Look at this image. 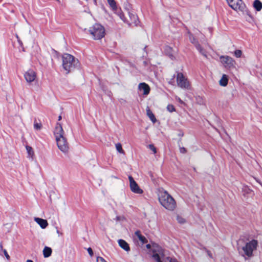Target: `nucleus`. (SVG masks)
<instances>
[{
  "mask_svg": "<svg viewBox=\"0 0 262 262\" xmlns=\"http://www.w3.org/2000/svg\"><path fill=\"white\" fill-rule=\"evenodd\" d=\"M62 67L66 71L67 74L80 67L79 60L70 54H64L62 56Z\"/></svg>",
  "mask_w": 262,
  "mask_h": 262,
  "instance_id": "obj_1",
  "label": "nucleus"
},
{
  "mask_svg": "<svg viewBox=\"0 0 262 262\" xmlns=\"http://www.w3.org/2000/svg\"><path fill=\"white\" fill-rule=\"evenodd\" d=\"M159 201L161 205L165 209L172 211L176 207V202L174 199L166 191L160 192Z\"/></svg>",
  "mask_w": 262,
  "mask_h": 262,
  "instance_id": "obj_2",
  "label": "nucleus"
},
{
  "mask_svg": "<svg viewBox=\"0 0 262 262\" xmlns=\"http://www.w3.org/2000/svg\"><path fill=\"white\" fill-rule=\"evenodd\" d=\"M89 31L95 40L101 39L105 35L104 27L99 24H95L91 29L89 30Z\"/></svg>",
  "mask_w": 262,
  "mask_h": 262,
  "instance_id": "obj_3",
  "label": "nucleus"
},
{
  "mask_svg": "<svg viewBox=\"0 0 262 262\" xmlns=\"http://www.w3.org/2000/svg\"><path fill=\"white\" fill-rule=\"evenodd\" d=\"M258 246L257 241L252 239V241L246 244L245 246L242 247V250L244 252L245 255L248 257H251L253 256V252L256 249Z\"/></svg>",
  "mask_w": 262,
  "mask_h": 262,
  "instance_id": "obj_4",
  "label": "nucleus"
},
{
  "mask_svg": "<svg viewBox=\"0 0 262 262\" xmlns=\"http://www.w3.org/2000/svg\"><path fill=\"white\" fill-rule=\"evenodd\" d=\"M177 82L178 86L181 88L188 89L189 88V83L187 79L182 73H177Z\"/></svg>",
  "mask_w": 262,
  "mask_h": 262,
  "instance_id": "obj_5",
  "label": "nucleus"
},
{
  "mask_svg": "<svg viewBox=\"0 0 262 262\" xmlns=\"http://www.w3.org/2000/svg\"><path fill=\"white\" fill-rule=\"evenodd\" d=\"M58 148L63 153H67L69 151V144L65 137L56 139Z\"/></svg>",
  "mask_w": 262,
  "mask_h": 262,
  "instance_id": "obj_6",
  "label": "nucleus"
},
{
  "mask_svg": "<svg viewBox=\"0 0 262 262\" xmlns=\"http://www.w3.org/2000/svg\"><path fill=\"white\" fill-rule=\"evenodd\" d=\"M128 179L131 191L135 193L142 194L143 192V190L139 187L134 178L131 176H129Z\"/></svg>",
  "mask_w": 262,
  "mask_h": 262,
  "instance_id": "obj_7",
  "label": "nucleus"
},
{
  "mask_svg": "<svg viewBox=\"0 0 262 262\" xmlns=\"http://www.w3.org/2000/svg\"><path fill=\"white\" fill-rule=\"evenodd\" d=\"M220 58L221 62L225 67L230 69L234 67L235 61L231 57L228 56H221Z\"/></svg>",
  "mask_w": 262,
  "mask_h": 262,
  "instance_id": "obj_8",
  "label": "nucleus"
},
{
  "mask_svg": "<svg viewBox=\"0 0 262 262\" xmlns=\"http://www.w3.org/2000/svg\"><path fill=\"white\" fill-rule=\"evenodd\" d=\"M24 77L27 82L31 83L35 79L36 74L33 70H29L24 74Z\"/></svg>",
  "mask_w": 262,
  "mask_h": 262,
  "instance_id": "obj_9",
  "label": "nucleus"
},
{
  "mask_svg": "<svg viewBox=\"0 0 262 262\" xmlns=\"http://www.w3.org/2000/svg\"><path fill=\"white\" fill-rule=\"evenodd\" d=\"M64 133L61 124L59 123H57L54 131L55 139L64 137Z\"/></svg>",
  "mask_w": 262,
  "mask_h": 262,
  "instance_id": "obj_10",
  "label": "nucleus"
},
{
  "mask_svg": "<svg viewBox=\"0 0 262 262\" xmlns=\"http://www.w3.org/2000/svg\"><path fill=\"white\" fill-rule=\"evenodd\" d=\"M138 91L142 92L144 95H148L150 91L149 86L145 82L140 83L138 87Z\"/></svg>",
  "mask_w": 262,
  "mask_h": 262,
  "instance_id": "obj_11",
  "label": "nucleus"
},
{
  "mask_svg": "<svg viewBox=\"0 0 262 262\" xmlns=\"http://www.w3.org/2000/svg\"><path fill=\"white\" fill-rule=\"evenodd\" d=\"M229 6L234 10L240 9L242 4V0H227Z\"/></svg>",
  "mask_w": 262,
  "mask_h": 262,
  "instance_id": "obj_12",
  "label": "nucleus"
},
{
  "mask_svg": "<svg viewBox=\"0 0 262 262\" xmlns=\"http://www.w3.org/2000/svg\"><path fill=\"white\" fill-rule=\"evenodd\" d=\"M128 15L130 18V21H128L127 23L129 25H132V24H134L135 26H137L138 22V16L134 14L128 12Z\"/></svg>",
  "mask_w": 262,
  "mask_h": 262,
  "instance_id": "obj_13",
  "label": "nucleus"
},
{
  "mask_svg": "<svg viewBox=\"0 0 262 262\" xmlns=\"http://www.w3.org/2000/svg\"><path fill=\"white\" fill-rule=\"evenodd\" d=\"M34 221L40 226L42 229H45L48 225L47 220L35 217Z\"/></svg>",
  "mask_w": 262,
  "mask_h": 262,
  "instance_id": "obj_14",
  "label": "nucleus"
},
{
  "mask_svg": "<svg viewBox=\"0 0 262 262\" xmlns=\"http://www.w3.org/2000/svg\"><path fill=\"white\" fill-rule=\"evenodd\" d=\"M153 258L157 262H162L160 259V257L158 253H155L152 255ZM166 262H179L177 259L172 258L169 257L166 258Z\"/></svg>",
  "mask_w": 262,
  "mask_h": 262,
  "instance_id": "obj_15",
  "label": "nucleus"
},
{
  "mask_svg": "<svg viewBox=\"0 0 262 262\" xmlns=\"http://www.w3.org/2000/svg\"><path fill=\"white\" fill-rule=\"evenodd\" d=\"M118 242L119 246L122 249H123V250L127 252L130 250V247L129 246V245L125 241L120 239L118 240Z\"/></svg>",
  "mask_w": 262,
  "mask_h": 262,
  "instance_id": "obj_16",
  "label": "nucleus"
},
{
  "mask_svg": "<svg viewBox=\"0 0 262 262\" xmlns=\"http://www.w3.org/2000/svg\"><path fill=\"white\" fill-rule=\"evenodd\" d=\"M135 235L138 238L139 240L142 243V244L147 243V239L145 236L142 235L140 230H137L135 233Z\"/></svg>",
  "mask_w": 262,
  "mask_h": 262,
  "instance_id": "obj_17",
  "label": "nucleus"
},
{
  "mask_svg": "<svg viewBox=\"0 0 262 262\" xmlns=\"http://www.w3.org/2000/svg\"><path fill=\"white\" fill-rule=\"evenodd\" d=\"M253 6L256 11H259L262 9V3L259 0H255Z\"/></svg>",
  "mask_w": 262,
  "mask_h": 262,
  "instance_id": "obj_18",
  "label": "nucleus"
},
{
  "mask_svg": "<svg viewBox=\"0 0 262 262\" xmlns=\"http://www.w3.org/2000/svg\"><path fill=\"white\" fill-rule=\"evenodd\" d=\"M146 114L148 116V117L150 118V120L153 122L155 123L157 121V119L154 115V114L152 113V112L150 111V110L147 107L146 109Z\"/></svg>",
  "mask_w": 262,
  "mask_h": 262,
  "instance_id": "obj_19",
  "label": "nucleus"
},
{
  "mask_svg": "<svg viewBox=\"0 0 262 262\" xmlns=\"http://www.w3.org/2000/svg\"><path fill=\"white\" fill-rule=\"evenodd\" d=\"M228 81L227 76L225 74H224L220 80V84L221 86H226L228 84Z\"/></svg>",
  "mask_w": 262,
  "mask_h": 262,
  "instance_id": "obj_20",
  "label": "nucleus"
},
{
  "mask_svg": "<svg viewBox=\"0 0 262 262\" xmlns=\"http://www.w3.org/2000/svg\"><path fill=\"white\" fill-rule=\"evenodd\" d=\"M52 253V249L48 247H45L43 250V254L45 257H49Z\"/></svg>",
  "mask_w": 262,
  "mask_h": 262,
  "instance_id": "obj_21",
  "label": "nucleus"
},
{
  "mask_svg": "<svg viewBox=\"0 0 262 262\" xmlns=\"http://www.w3.org/2000/svg\"><path fill=\"white\" fill-rule=\"evenodd\" d=\"M196 49L204 57H205L206 58L207 57L206 51L203 48H202L200 44H197L196 45Z\"/></svg>",
  "mask_w": 262,
  "mask_h": 262,
  "instance_id": "obj_22",
  "label": "nucleus"
},
{
  "mask_svg": "<svg viewBox=\"0 0 262 262\" xmlns=\"http://www.w3.org/2000/svg\"><path fill=\"white\" fill-rule=\"evenodd\" d=\"M26 148L29 156L32 158L34 156V151L33 148L31 146L28 145H27L26 146Z\"/></svg>",
  "mask_w": 262,
  "mask_h": 262,
  "instance_id": "obj_23",
  "label": "nucleus"
},
{
  "mask_svg": "<svg viewBox=\"0 0 262 262\" xmlns=\"http://www.w3.org/2000/svg\"><path fill=\"white\" fill-rule=\"evenodd\" d=\"M107 2L113 10L117 9L116 3L115 0H107Z\"/></svg>",
  "mask_w": 262,
  "mask_h": 262,
  "instance_id": "obj_24",
  "label": "nucleus"
},
{
  "mask_svg": "<svg viewBox=\"0 0 262 262\" xmlns=\"http://www.w3.org/2000/svg\"><path fill=\"white\" fill-rule=\"evenodd\" d=\"M189 39H190V42L194 44V45L195 46V48L196 47V45L197 44H199L198 41V40H196V39L192 34H190L189 35Z\"/></svg>",
  "mask_w": 262,
  "mask_h": 262,
  "instance_id": "obj_25",
  "label": "nucleus"
},
{
  "mask_svg": "<svg viewBox=\"0 0 262 262\" xmlns=\"http://www.w3.org/2000/svg\"><path fill=\"white\" fill-rule=\"evenodd\" d=\"M42 127V124L40 122L38 123L36 122V120H35L34 122V128L36 130H40Z\"/></svg>",
  "mask_w": 262,
  "mask_h": 262,
  "instance_id": "obj_26",
  "label": "nucleus"
},
{
  "mask_svg": "<svg viewBox=\"0 0 262 262\" xmlns=\"http://www.w3.org/2000/svg\"><path fill=\"white\" fill-rule=\"evenodd\" d=\"M116 148L117 150L119 153H121V154L124 153V150L122 149V145H121V143H118L116 144Z\"/></svg>",
  "mask_w": 262,
  "mask_h": 262,
  "instance_id": "obj_27",
  "label": "nucleus"
},
{
  "mask_svg": "<svg viewBox=\"0 0 262 262\" xmlns=\"http://www.w3.org/2000/svg\"><path fill=\"white\" fill-rule=\"evenodd\" d=\"M167 110L168 111H169L170 113H172L173 112H174L176 111L174 106L172 104H168L167 106Z\"/></svg>",
  "mask_w": 262,
  "mask_h": 262,
  "instance_id": "obj_28",
  "label": "nucleus"
},
{
  "mask_svg": "<svg viewBox=\"0 0 262 262\" xmlns=\"http://www.w3.org/2000/svg\"><path fill=\"white\" fill-rule=\"evenodd\" d=\"M242 52L241 50H236L235 51H234V55L235 56H236L237 58H239L241 57L242 56Z\"/></svg>",
  "mask_w": 262,
  "mask_h": 262,
  "instance_id": "obj_29",
  "label": "nucleus"
},
{
  "mask_svg": "<svg viewBox=\"0 0 262 262\" xmlns=\"http://www.w3.org/2000/svg\"><path fill=\"white\" fill-rule=\"evenodd\" d=\"M119 16L120 18L125 23H128V21L126 20L124 15L122 13H120L119 14Z\"/></svg>",
  "mask_w": 262,
  "mask_h": 262,
  "instance_id": "obj_30",
  "label": "nucleus"
},
{
  "mask_svg": "<svg viewBox=\"0 0 262 262\" xmlns=\"http://www.w3.org/2000/svg\"><path fill=\"white\" fill-rule=\"evenodd\" d=\"M177 221L179 223L181 224H183L185 222V220L180 216H177Z\"/></svg>",
  "mask_w": 262,
  "mask_h": 262,
  "instance_id": "obj_31",
  "label": "nucleus"
},
{
  "mask_svg": "<svg viewBox=\"0 0 262 262\" xmlns=\"http://www.w3.org/2000/svg\"><path fill=\"white\" fill-rule=\"evenodd\" d=\"M149 148L150 150H151L154 152V154H156L157 152L156 148L154 146V145L149 144Z\"/></svg>",
  "mask_w": 262,
  "mask_h": 262,
  "instance_id": "obj_32",
  "label": "nucleus"
},
{
  "mask_svg": "<svg viewBox=\"0 0 262 262\" xmlns=\"http://www.w3.org/2000/svg\"><path fill=\"white\" fill-rule=\"evenodd\" d=\"M97 262H106V261L103 257L98 256L97 257Z\"/></svg>",
  "mask_w": 262,
  "mask_h": 262,
  "instance_id": "obj_33",
  "label": "nucleus"
},
{
  "mask_svg": "<svg viewBox=\"0 0 262 262\" xmlns=\"http://www.w3.org/2000/svg\"><path fill=\"white\" fill-rule=\"evenodd\" d=\"M3 252H4V255L6 256V258L8 260H9L10 259V256L9 255V254H8V252H7L6 250L4 249L3 250Z\"/></svg>",
  "mask_w": 262,
  "mask_h": 262,
  "instance_id": "obj_34",
  "label": "nucleus"
},
{
  "mask_svg": "<svg viewBox=\"0 0 262 262\" xmlns=\"http://www.w3.org/2000/svg\"><path fill=\"white\" fill-rule=\"evenodd\" d=\"M87 250H88V252L89 254H90V255L91 256H93V251L92 249L90 247V248H88Z\"/></svg>",
  "mask_w": 262,
  "mask_h": 262,
  "instance_id": "obj_35",
  "label": "nucleus"
},
{
  "mask_svg": "<svg viewBox=\"0 0 262 262\" xmlns=\"http://www.w3.org/2000/svg\"><path fill=\"white\" fill-rule=\"evenodd\" d=\"M166 50L169 53V55H170V52L172 50V48L169 47H166Z\"/></svg>",
  "mask_w": 262,
  "mask_h": 262,
  "instance_id": "obj_36",
  "label": "nucleus"
},
{
  "mask_svg": "<svg viewBox=\"0 0 262 262\" xmlns=\"http://www.w3.org/2000/svg\"><path fill=\"white\" fill-rule=\"evenodd\" d=\"M180 151L181 152L184 154L186 152V149L185 148L182 147L180 148Z\"/></svg>",
  "mask_w": 262,
  "mask_h": 262,
  "instance_id": "obj_37",
  "label": "nucleus"
},
{
  "mask_svg": "<svg viewBox=\"0 0 262 262\" xmlns=\"http://www.w3.org/2000/svg\"><path fill=\"white\" fill-rule=\"evenodd\" d=\"M18 42L19 43V45L21 46V47H23V42L21 41V40H20V39H18V40H17Z\"/></svg>",
  "mask_w": 262,
  "mask_h": 262,
  "instance_id": "obj_38",
  "label": "nucleus"
},
{
  "mask_svg": "<svg viewBox=\"0 0 262 262\" xmlns=\"http://www.w3.org/2000/svg\"><path fill=\"white\" fill-rule=\"evenodd\" d=\"M146 247L147 249H150L151 248V246L150 244H147Z\"/></svg>",
  "mask_w": 262,
  "mask_h": 262,
  "instance_id": "obj_39",
  "label": "nucleus"
},
{
  "mask_svg": "<svg viewBox=\"0 0 262 262\" xmlns=\"http://www.w3.org/2000/svg\"><path fill=\"white\" fill-rule=\"evenodd\" d=\"M61 118H62L61 116H60H60H58V121H60V120H61Z\"/></svg>",
  "mask_w": 262,
  "mask_h": 262,
  "instance_id": "obj_40",
  "label": "nucleus"
},
{
  "mask_svg": "<svg viewBox=\"0 0 262 262\" xmlns=\"http://www.w3.org/2000/svg\"><path fill=\"white\" fill-rule=\"evenodd\" d=\"M26 262H33L32 260L28 259Z\"/></svg>",
  "mask_w": 262,
  "mask_h": 262,
  "instance_id": "obj_41",
  "label": "nucleus"
},
{
  "mask_svg": "<svg viewBox=\"0 0 262 262\" xmlns=\"http://www.w3.org/2000/svg\"><path fill=\"white\" fill-rule=\"evenodd\" d=\"M16 38H17V40H18V39H20V38H19V37H18V36L17 35H16Z\"/></svg>",
  "mask_w": 262,
  "mask_h": 262,
  "instance_id": "obj_42",
  "label": "nucleus"
},
{
  "mask_svg": "<svg viewBox=\"0 0 262 262\" xmlns=\"http://www.w3.org/2000/svg\"><path fill=\"white\" fill-rule=\"evenodd\" d=\"M256 181L258 183H261L260 182H259V180H257V179H256Z\"/></svg>",
  "mask_w": 262,
  "mask_h": 262,
  "instance_id": "obj_43",
  "label": "nucleus"
},
{
  "mask_svg": "<svg viewBox=\"0 0 262 262\" xmlns=\"http://www.w3.org/2000/svg\"><path fill=\"white\" fill-rule=\"evenodd\" d=\"M180 102L181 103H182V102H183L182 101V100H180Z\"/></svg>",
  "mask_w": 262,
  "mask_h": 262,
  "instance_id": "obj_44",
  "label": "nucleus"
},
{
  "mask_svg": "<svg viewBox=\"0 0 262 262\" xmlns=\"http://www.w3.org/2000/svg\"><path fill=\"white\" fill-rule=\"evenodd\" d=\"M57 232L59 233V231L58 230H57Z\"/></svg>",
  "mask_w": 262,
  "mask_h": 262,
  "instance_id": "obj_45",
  "label": "nucleus"
},
{
  "mask_svg": "<svg viewBox=\"0 0 262 262\" xmlns=\"http://www.w3.org/2000/svg\"><path fill=\"white\" fill-rule=\"evenodd\" d=\"M86 1H87V0H85Z\"/></svg>",
  "mask_w": 262,
  "mask_h": 262,
  "instance_id": "obj_46",
  "label": "nucleus"
}]
</instances>
